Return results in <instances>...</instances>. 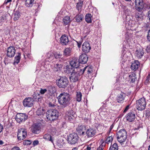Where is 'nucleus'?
<instances>
[{
	"mask_svg": "<svg viewBox=\"0 0 150 150\" xmlns=\"http://www.w3.org/2000/svg\"><path fill=\"white\" fill-rule=\"evenodd\" d=\"M57 98L59 103L64 108L66 107L69 104L71 100L70 94L65 92L60 93Z\"/></svg>",
	"mask_w": 150,
	"mask_h": 150,
	"instance_id": "f257e3e1",
	"label": "nucleus"
},
{
	"mask_svg": "<svg viewBox=\"0 0 150 150\" xmlns=\"http://www.w3.org/2000/svg\"><path fill=\"white\" fill-rule=\"evenodd\" d=\"M116 135L117 141L122 144L126 141L127 135V132L125 129H120L117 132Z\"/></svg>",
	"mask_w": 150,
	"mask_h": 150,
	"instance_id": "f03ea898",
	"label": "nucleus"
},
{
	"mask_svg": "<svg viewBox=\"0 0 150 150\" xmlns=\"http://www.w3.org/2000/svg\"><path fill=\"white\" fill-rule=\"evenodd\" d=\"M83 74V72L81 71V69H76L71 74L70 80L72 82H76L78 80L80 76Z\"/></svg>",
	"mask_w": 150,
	"mask_h": 150,
	"instance_id": "7ed1b4c3",
	"label": "nucleus"
},
{
	"mask_svg": "<svg viewBox=\"0 0 150 150\" xmlns=\"http://www.w3.org/2000/svg\"><path fill=\"white\" fill-rule=\"evenodd\" d=\"M59 113L58 111L56 110H49L47 112V118L49 120L53 121L58 118Z\"/></svg>",
	"mask_w": 150,
	"mask_h": 150,
	"instance_id": "20e7f679",
	"label": "nucleus"
},
{
	"mask_svg": "<svg viewBox=\"0 0 150 150\" xmlns=\"http://www.w3.org/2000/svg\"><path fill=\"white\" fill-rule=\"evenodd\" d=\"M69 83L67 78L66 77H61L56 80V84L60 88H66Z\"/></svg>",
	"mask_w": 150,
	"mask_h": 150,
	"instance_id": "39448f33",
	"label": "nucleus"
},
{
	"mask_svg": "<svg viewBox=\"0 0 150 150\" xmlns=\"http://www.w3.org/2000/svg\"><path fill=\"white\" fill-rule=\"evenodd\" d=\"M146 104V100L144 97H142L137 100L136 107L139 110H144Z\"/></svg>",
	"mask_w": 150,
	"mask_h": 150,
	"instance_id": "423d86ee",
	"label": "nucleus"
},
{
	"mask_svg": "<svg viewBox=\"0 0 150 150\" xmlns=\"http://www.w3.org/2000/svg\"><path fill=\"white\" fill-rule=\"evenodd\" d=\"M67 139L69 143L71 144H74L78 142L79 137L76 133H73L69 135Z\"/></svg>",
	"mask_w": 150,
	"mask_h": 150,
	"instance_id": "0eeeda50",
	"label": "nucleus"
},
{
	"mask_svg": "<svg viewBox=\"0 0 150 150\" xmlns=\"http://www.w3.org/2000/svg\"><path fill=\"white\" fill-rule=\"evenodd\" d=\"M28 115L24 113H18L16 116V120L19 123L25 121L28 119Z\"/></svg>",
	"mask_w": 150,
	"mask_h": 150,
	"instance_id": "6e6552de",
	"label": "nucleus"
},
{
	"mask_svg": "<svg viewBox=\"0 0 150 150\" xmlns=\"http://www.w3.org/2000/svg\"><path fill=\"white\" fill-rule=\"evenodd\" d=\"M27 135L26 131L24 129H20L18 130L17 134L18 139L21 140L25 139Z\"/></svg>",
	"mask_w": 150,
	"mask_h": 150,
	"instance_id": "1a4fd4ad",
	"label": "nucleus"
},
{
	"mask_svg": "<svg viewBox=\"0 0 150 150\" xmlns=\"http://www.w3.org/2000/svg\"><path fill=\"white\" fill-rule=\"evenodd\" d=\"M34 99L32 98H26L23 100V104L24 106L27 107H31L33 105Z\"/></svg>",
	"mask_w": 150,
	"mask_h": 150,
	"instance_id": "9d476101",
	"label": "nucleus"
},
{
	"mask_svg": "<svg viewBox=\"0 0 150 150\" xmlns=\"http://www.w3.org/2000/svg\"><path fill=\"white\" fill-rule=\"evenodd\" d=\"M136 9L139 12H141L144 8L143 0H135V1Z\"/></svg>",
	"mask_w": 150,
	"mask_h": 150,
	"instance_id": "9b49d317",
	"label": "nucleus"
},
{
	"mask_svg": "<svg viewBox=\"0 0 150 150\" xmlns=\"http://www.w3.org/2000/svg\"><path fill=\"white\" fill-rule=\"evenodd\" d=\"M16 49L14 46H10L7 48L6 55L9 57H13L15 54Z\"/></svg>",
	"mask_w": 150,
	"mask_h": 150,
	"instance_id": "f8f14e48",
	"label": "nucleus"
},
{
	"mask_svg": "<svg viewBox=\"0 0 150 150\" xmlns=\"http://www.w3.org/2000/svg\"><path fill=\"white\" fill-rule=\"evenodd\" d=\"M79 62L78 59L76 58H72V60L69 62L70 65L72 67L75 68L81 69L79 67Z\"/></svg>",
	"mask_w": 150,
	"mask_h": 150,
	"instance_id": "ddd939ff",
	"label": "nucleus"
},
{
	"mask_svg": "<svg viewBox=\"0 0 150 150\" xmlns=\"http://www.w3.org/2000/svg\"><path fill=\"white\" fill-rule=\"evenodd\" d=\"M136 115L134 112H130L125 116L127 120L131 122L133 121L135 118Z\"/></svg>",
	"mask_w": 150,
	"mask_h": 150,
	"instance_id": "4468645a",
	"label": "nucleus"
},
{
	"mask_svg": "<svg viewBox=\"0 0 150 150\" xmlns=\"http://www.w3.org/2000/svg\"><path fill=\"white\" fill-rule=\"evenodd\" d=\"M91 49L90 44L88 42L83 43L82 46V50L85 53H87L90 51Z\"/></svg>",
	"mask_w": 150,
	"mask_h": 150,
	"instance_id": "2eb2a0df",
	"label": "nucleus"
},
{
	"mask_svg": "<svg viewBox=\"0 0 150 150\" xmlns=\"http://www.w3.org/2000/svg\"><path fill=\"white\" fill-rule=\"evenodd\" d=\"M86 129V126L83 125H79L76 129L77 131L81 135H85V130Z\"/></svg>",
	"mask_w": 150,
	"mask_h": 150,
	"instance_id": "dca6fc26",
	"label": "nucleus"
},
{
	"mask_svg": "<svg viewBox=\"0 0 150 150\" xmlns=\"http://www.w3.org/2000/svg\"><path fill=\"white\" fill-rule=\"evenodd\" d=\"M67 115V118L68 119L70 122H72L73 120L75 117V116L76 115L73 112V110H71L68 112Z\"/></svg>",
	"mask_w": 150,
	"mask_h": 150,
	"instance_id": "f3484780",
	"label": "nucleus"
},
{
	"mask_svg": "<svg viewBox=\"0 0 150 150\" xmlns=\"http://www.w3.org/2000/svg\"><path fill=\"white\" fill-rule=\"evenodd\" d=\"M96 133V131L94 129L92 128L87 129L86 132V134L88 138L93 137L95 135Z\"/></svg>",
	"mask_w": 150,
	"mask_h": 150,
	"instance_id": "a211bd4d",
	"label": "nucleus"
},
{
	"mask_svg": "<svg viewBox=\"0 0 150 150\" xmlns=\"http://www.w3.org/2000/svg\"><path fill=\"white\" fill-rule=\"evenodd\" d=\"M88 60V57L86 55L82 54L80 56L78 60L80 63L82 64H85L87 62Z\"/></svg>",
	"mask_w": 150,
	"mask_h": 150,
	"instance_id": "6ab92c4d",
	"label": "nucleus"
},
{
	"mask_svg": "<svg viewBox=\"0 0 150 150\" xmlns=\"http://www.w3.org/2000/svg\"><path fill=\"white\" fill-rule=\"evenodd\" d=\"M92 68L91 66L86 67L83 69H81V71L83 72V74L85 71H86L88 75H91L93 72Z\"/></svg>",
	"mask_w": 150,
	"mask_h": 150,
	"instance_id": "aec40b11",
	"label": "nucleus"
},
{
	"mask_svg": "<svg viewBox=\"0 0 150 150\" xmlns=\"http://www.w3.org/2000/svg\"><path fill=\"white\" fill-rule=\"evenodd\" d=\"M60 42L63 45H67L69 42L68 36L66 35H62L60 38Z\"/></svg>",
	"mask_w": 150,
	"mask_h": 150,
	"instance_id": "412c9836",
	"label": "nucleus"
},
{
	"mask_svg": "<svg viewBox=\"0 0 150 150\" xmlns=\"http://www.w3.org/2000/svg\"><path fill=\"white\" fill-rule=\"evenodd\" d=\"M73 47H69L66 48L63 51V55L66 57L70 56L72 52Z\"/></svg>",
	"mask_w": 150,
	"mask_h": 150,
	"instance_id": "4be33fe9",
	"label": "nucleus"
},
{
	"mask_svg": "<svg viewBox=\"0 0 150 150\" xmlns=\"http://www.w3.org/2000/svg\"><path fill=\"white\" fill-rule=\"evenodd\" d=\"M140 66V63L138 61H135L133 62L131 66L132 70L135 71L137 70Z\"/></svg>",
	"mask_w": 150,
	"mask_h": 150,
	"instance_id": "5701e85b",
	"label": "nucleus"
},
{
	"mask_svg": "<svg viewBox=\"0 0 150 150\" xmlns=\"http://www.w3.org/2000/svg\"><path fill=\"white\" fill-rule=\"evenodd\" d=\"M125 94L122 93L118 95L117 97V102L119 103H122L125 97Z\"/></svg>",
	"mask_w": 150,
	"mask_h": 150,
	"instance_id": "b1692460",
	"label": "nucleus"
},
{
	"mask_svg": "<svg viewBox=\"0 0 150 150\" xmlns=\"http://www.w3.org/2000/svg\"><path fill=\"white\" fill-rule=\"evenodd\" d=\"M108 137L105 140V143L108 144L111 143L113 139V137L114 136V134L112 133H108Z\"/></svg>",
	"mask_w": 150,
	"mask_h": 150,
	"instance_id": "393cba45",
	"label": "nucleus"
},
{
	"mask_svg": "<svg viewBox=\"0 0 150 150\" xmlns=\"http://www.w3.org/2000/svg\"><path fill=\"white\" fill-rule=\"evenodd\" d=\"M40 127L38 124H34L32 128V132L35 134H38L40 132Z\"/></svg>",
	"mask_w": 150,
	"mask_h": 150,
	"instance_id": "a878e982",
	"label": "nucleus"
},
{
	"mask_svg": "<svg viewBox=\"0 0 150 150\" xmlns=\"http://www.w3.org/2000/svg\"><path fill=\"white\" fill-rule=\"evenodd\" d=\"M136 56L139 58H141L143 56L144 52L142 49H138L135 52Z\"/></svg>",
	"mask_w": 150,
	"mask_h": 150,
	"instance_id": "bb28decb",
	"label": "nucleus"
},
{
	"mask_svg": "<svg viewBox=\"0 0 150 150\" xmlns=\"http://www.w3.org/2000/svg\"><path fill=\"white\" fill-rule=\"evenodd\" d=\"M129 80L130 82H134L136 79V75L134 72H132L129 74Z\"/></svg>",
	"mask_w": 150,
	"mask_h": 150,
	"instance_id": "cd10ccee",
	"label": "nucleus"
},
{
	"mask_svg": "<svg viewBox=\"0 0 150 150\" xmlns=\"http://www.w3.org/2000/svg\"><path fill=\"white\" fill-rule=\"evenodd\" d=\"M35 3V0H25V5L27 7H31Z\"/></svg>",
	"mask_w": 150,
	"mask_h": 150,
	"instance_id": "c85d7f7f",
	"label": "nucleus"
},
{
	"mask_svg": "<svg viewBox=\"0 0 150 150\" xmlns=\"http://www.w3.org/2000/svg\"><path fill=\"white\" fill-rule=\"evenodd\" d=\"M56 144L57 148H62L63 147V145L64 144L63 140L62 139L57 140L56 141Z\"/></svg>",
	"mask_w": 150,
	"mask_h": 150,
	"instance_id": "c756f323",
	"label": "nucleus"
},
{
	"mask_svg": "<svg viewBox=\"0 0 150 150\" xmlns=\"http://www.w3.org/2000/svg\"><path fill=\"white\" fill-rule=\"evenodd\" d=\"M75 18L76 22L77 23L80 22L83 20V16L82 14H81L80 13H79L78 14L76 15Z\"/></svg>",
	"mask_w": 150,
	"mask_h": 150,
	"instance_id": "7c9ffc66",
	"label": "nucleus"
},
{
	"mask_svg": "<svg viewBox=\"0 0 150 150\" xmlns=\"http://www.w3.org/2000/svg\"><path fill=\"white\" fill-rule=\"evenodd\" d=\"M93 16L90 13L87 14L85 17V20L88 23H91L92 22L91 18Z\"/></svg>",
	"mask_w": 150,
	"mask_h": 150,
	"instance_id": "2f4dec72",
	"label": "nucleus"
},
{
	"mask_svg": "<svg viewBox=\"0 0 150 150\" xmlns=\"http://www.w3.org/2000/svg\"><path fill=\"white\" fill-rule=\"evenodd\" d=\"M62 67V66L61 64L57 63L54 64L53 69L54 71H59L61 70Z\"/></svg>",
	"mask_w": 150,
	"mask_h": 150,
	"instance_id": "473e14b6",
	"label": "nucleus"
},
{
	"mask_svg": "<svg viewBox=\"0 0 150 150\" xmlns=\"http://www.w3.org/2000/svg\"><path fill=\"white\" fill-rule=\"evenodd\" d=\"M37 115L38 116H42L45 113V110L42 108H38L36 111Z\"/></svg>",
	"mask_w": 150,
	"mask_h": 150,
	"instance_id": "72a5a7b5",
	"label": "nucleus"
},
{
	"mask_svg": "<svg viewBox=\"0 0 150 150\" xmlns=\"http://www.w3.org/2000/svg\"><path fill=\"white\" fill-rule=\"evenodd\" d=\"M43 138L50 141L54 145L53 140L52 136L50 134H45L43 136Z\"/></svg>",
	"mask_w": 150,
	"mask_h": 150,
	"instance_id": "f704fd0d",
	"label": "nucleus"
},
{
	"mask_svg": "<svg viewBox=\"0 0 150 150\" xmlns=\"http://www.w3.org/2000/svg\"><path fill=\"white\" fill-rule=\"evenodd\" d=\"M76 69H77V68H74L72 67H71V66H66V72L67 73H71L72 72L74 71V70H75Z\"/></svg>",
	"mask_w": 150,
	"mask_h": 150,
	"instance_id": "c9c22d12",
	"label": "nucleus"
},
{
	"mask_svg": "<svg viewBox=\"0 0 150 150\" xmlns=\"http://www.w3.org/2000/svg\"><path fill=\"white\" fill-rule=\"evenodd\" d=\"M21 54L20 53H17L16 56L15 57L14 61V64H18L20 62V59H21Z\"/></svg>",
	"mask_w": 150,
	"mask_h": 150,
	"instance_id": "e433bc0d",
	"label": "nucleus"
},
{
	"mask_svg": "<svg viewBox=\"0 0 150 150\" xmlns=\"http://www.w3.org/2000/svg\"><path fill=\"white\" fill-rule=\"evenodd\" d=\"M47 90L49 94L52 95L56 91L55 87L52 86H50L47 87Z\"/></svg>",
	"mask_w": 150,
	"mask_h": 150,
	"instance_id": "4c0bfd02",
	"label": "nucleus"
},
{
	"mask_svg": "<svg viewBox=\"0 0 150 150\" xmlns=\"http://www.w3.org/2000/svg\"><path fill=\"white\" fill-rule=\"evenodd\" d=\"M70 21V19L69 17L66 16L63 19V24L64 25H67Z\"/></svg>",
	"mask_w": 150,
	"mask_h": 150,
	"instance_id": "58836bf2",
	"label": "nucleus"
},
{
	"mask_svg": "<svg viewBox=\"0 0 150 150\" xmlns=\"http://www.w3.org/2000/svg\"><path fill=\"white\" fill-rule=\"evenodd\" d=\"M13 15L14 16L13 20L14 21H16L18 20L20 16V14L18 11L14 12Z\"/></svg>",
	"mask_w": 150,
	"mask_h": 150,
	"instance_id": "ea45409f",
	"label": "nucleus"
},
{
	"mask_svg": "<svg viewBox=\"0 0 150 150\" xmlns=\"http://www.w3.org/2000/svg\"><path fill=\"white\" fill-rule=\"evenodd\" d=\"M83 4L82 1H80L77 3L76 8L78 10L79 13H80L81 10L82 6Z\"/></svg>",
	"mask_w": 150,
	"mask_h": 150,
	"instance_id": "a19ab883",
	"label": "nucleus"
},
{
	"mask_svg": "<svg viewBox=\"0 0 150 150\" xmlns=\"http://www.w3.org/2000/svg\"><path fill=\"white\" fill-rule=\"evenodd\" d=\"M82 96V95L81 92H77L76 98V100L79 102H80L81 100Z\"/></svg>",
	"mask_w": 150,
	"mask_h": 150,
	"instance_id": "79ce46f5",
	"label": "nucleus"
},
{
	"mask_svg": "<svg viewBox=\"0 0 150 150\" xmlns=\"http://www.w3.org/2000/svg\"><path fill=\"white\" fill-rule=\"evenodd\" d=\"M118 146L117 144L114 143L110 146L109 150H118Z\"/></svg>",
	"mask_w": 150,
	"mask_h": 150,
	"instance_id": "37998d69",
	"label": "nucleus"
},
{
	"mask_svg": "<svg viewBox=\"0 0 150 150\" xmlns=\"http://www.w3.org/2000/svg\"><path fill=\"white\" fill-rule=\"evenodd\" d=\"M62 56V54L60 53H56L54 54V56L57 59H59L61 58Z\"/></svg>",
	"mask_w": 150,
	"mask_h": 150,
	"instance_id": "c03bdc74",
	"label": "nucleus"
},
{
	"mask_svg": "<svg viewBox=\"0 0 150 150\" xmlns=\"http://www.w3.org/2000/svg\"><path fill=\"white\" fill-rule=\"evenodd\" d=\"M122 8L123 9V11L125 13H127L129 11V10L128 9L127 6H122Z\"/></svg>",
	"mask_w": 150,
	"mask_h": 150,
	"instance_id": "a18cd8bd",
	"label": "nucleus"
},
{
	"mask_svg": "<svg viewBox=\"0 0 150 150\" xmlns=\"http://www.w3.org/2000/svg\"><path fill=\"white\" fill-rule=\"evenodd\" d=\"M32 143V142L30 140H25L23 142V144L24 145H30Z\"/></svg>",
	"mask_w": 150,
	"mask_h": 150,
	"instance_id": "49530a36",
	"label": "nucleus"
},
{
	"mask_svg": "<svg viewBox=\"0 0 150 150\" xmlns=\"http://www.w3.org/2000/svg\"><path fill=\"white\" fill-rule=\"evenodd\" d=\"M104 147L105 146L103 143L98 148L97 150H103Z\"/></svg>",
	"mask_w": 150,
	"mask_h": 150,
	"instance_id": "de8ad7c7",
	"label": "nucleus"
},
{
	"mask_svg": "<svg viewBox=\"0 0 150 150\" xmlns=\"http://www.w3.org/2000/svg\"><path fill=\"white\" fill-rule=\"evenodd\" d=\"M146 117L147 118H148V119L150 118V111L149 110H147L146 111Z\"/></svg>",
	"mask_w": 150,
	"mask_h": 150,
	"instance_id": "09e8293b",
	"label": "nucleus"
},
{
	"mask_svg": "<svg viewBox=\"0 0 150 150\" xmlns=\"http://www.w3.org/2000/svg\"><path fill=\"white\" fill-rule=\"evenodd\" d=\"M47 91V90L46 89H41L40 91V93L41 94H44L46 91Z\"/></svg>",
	"mask_w": 150,
	"mask_h": 150,
	"instance_id": "8fccbe9b",
	"label": "nucleus"
},
{
	"mask_svg": "<svg viewBox=\"0 0 150 150\" xmlns=\"http://www.w3.org/2000/svg\"><path fill=\"white\" fill-rule=\"evenodd\" d=\"M92 145L91 144H89L88 145H87L85 146V147H86V148L85 149V150H90L91 149V146Z\"/></svg>",
	"mask_w": 150,
	"mask_h": 150,
	"instance_id": "3c124183",
	"label": "nucleus"
},
{
	"mask_svg": "<svg viewBox=\"0 0 150 150\" xmlns=\"http://www.w3.org/2000/svg\"><path fill=\"white\" fill-rule=\"evenodd\" d=\"M147 39L149 41H150V29L148 31V34L147 36Z\"/></svg>",
	"mask_w": 150,
	"mask_h": 150,
	"instance_id": "603ef678",
	"label": "nucleus"
},
{
	"mask_svg": "<svg viewBox=\"0 0 150 150\" xmlns=\"http://www.w3.org/2000/svg\"><path fill=\"white\" fill-rule=\"evenodd\" d=\"M146 51L147 53H150V45H148L147 46Z\"/></svg>",
	"mask_w": 150,
	"mask_h": 150,
	"instance_id": "864d4df0",
	"label": "nucleus"
},
{
	"mask_svg": "<svg viewBox=\"0 0 150 150\" xmlns=\"http://www.w3.org/2000/svg\"><path fill=\"white\" fill-rule=\"evenodd\" d=\"M39 143V141L38 140H35L33 143V145L34 146H36L38 145Z\"/></svg>",
	"mask_w": 150,
	"mask_h": 150,
	"instance_id": "5fc2aeb1",
	"label": "nucleus"
},
{
	"mask_svg": "<svg viewBox=\"0 0 150 150\" xmlns=\"http://www.w3.org/2000/svg\"><path fill=\"white\" fill-rule=\"evenodd\" d=\"M129 105H127L125 108V109L124 111H123V112L124 113H125L127 111V110L129 109Z\"/></svg>",
	"mask_w": 150,
	"mask_h": 150,
	"instance_id": "6e6d98bb",
	"label": "nucleus"
},
{
	"mask_svg": "<svg viewBox=\"0 0 150 150\" xmlns=\"http://www.w3.org/2000/svg\"><path fill=\"white\" fill-rule=\"evenodd\" d=\"M113 127H114V125H113V124H112L110 126V128H109V130L108 132V133H109V132L110 133H112L111 132V131L112 130V129H113Z\"/></svg>",
	"mask_w": 150,
	"mask_h": 150,
	"instance_id": "4d7b16f0",
	"label": "nucleus"
},
{
	"mask_svg": "<svg viewBox=\"0 0 150 150\" xmlns=\"http://www.w3.org/2000/svg\"><path fill=\"white\" fill-rule=\"evenodd\" d=\"M11 150H21L20 148L18 147H14L12 148Z\"/></svg>",
	"mask_w": 150,
	"mask_h": 150,
	"instance_id": "13d9d810",
	"label": "nucleus"
},
{
	"mask_svg": "<svg viewBox=\"0 0 150 150\" xmlns=\"http://www.w3.org/2000/svg\"><path fill=\"white\" fill-rule=\"evenodd\" d=\"M3 129V126L0 123V133L2 132Z\"/></svg>",
	"mask_w": 150,
	"mask_h": 150,
	"instance_id": "bf43d9fd",
	"label": "nucleus"
},
{
	"mask_svg": "<svg viewBox=\"0 0 150 150\" xmlns=\"http://www.w3.org/2000/svg\"><path fill=\"white\" fill-rule=\"evenodd\" d=\"M77 43L78 46L79 47H80L81 45V42H77Z\"/></svg>",
	"mask_w": 150,
	"mask_h": 150,
	"instance_id": "052dcab7",
	"label": "nucleus"
},
{
	"mask_svg": "<svg viewBox=\"0 0 150 150\" xmlns=\"http://www.w3.org/2000/svg\"><path fill=\"white\" fill-rule=\"evenodd\" d=\"M146 27L147 28H150V23H147L146 25Z\"/></svg>",
	"mask_w": 150,
	"mask_h": 150,
	"instance_id": "680f3d73",
	"label": "nucleus"
},
{
	"mask_svg": "<svg viewBox=\"0 0 150 150\" xmlns=\"http://www.w3.org/2000/svg\"><path fill=\"white\" fill-rule=\"evenodd\" d=\"M49 106L50 107H54V104H52L51 103H49Z\"/></svg>",
	"mask_w": 150,
	"mask_h": 150,
	"instance_id": "e2e57ef3",
	"label": "nucleus"
},
{
	"mask_svg": "<svg viewBox=\"0 0 150 150\" xmlns=\"http://www.w3.org/2000/svg\"><path fill=\"white\" fill-rule=\"evenodd\" d=\"M149 77L148 76H147V77H146V82H148L149 80Z\"/></svg>",
	"mask_w": 150,
	"mask_h": 150,
	"instance_id": "0e129e2a",
	"label": "nucleus"
},
{
	"mask_svg": "<svg viewBox=\"0 0 150 150\" xmlns=\"http://www.w3.org/2000/svg\"><path fill=\"white\" fill-rule=\"evenodd\" d=\"M4 144L2 140H0V145H1Z\"/></svg>",
	"mask_w": 150,
	"mask_h": 150,
	"instance_id": "69168bd1",
	"label": "nucleus"
},
{
	"mask_svg": "<svg viewBox=\"0 0 150 150\" xmlns=\"http://www.w3.org/2000/svg\"><path fill=\"white\" fill-rule=\"evenodd\" d=\"M72 150H78V148L76 147H75L73 148Z\"/></svg>",
	"mask_w": 150,
	"mask_h": 150,
	"instance_id": "338daca9",
	"label": "nucleus"
},
{
	"mask_svg": "<svg viewBox=\"0 0 150 150\" xmlns=\"http://www.w3.org/2000/svg\"><path fill=\"white\" fill-rule=\"evenodd\" d=\"M147 7L148 9L150 8V4H149L148 5V6H147Z\"/></svg>",
	"mask_w": 150,
	"mask_h": 150,
	"instance_id": "774afa93",
	"label": "nucleus"
}]
</instances>
